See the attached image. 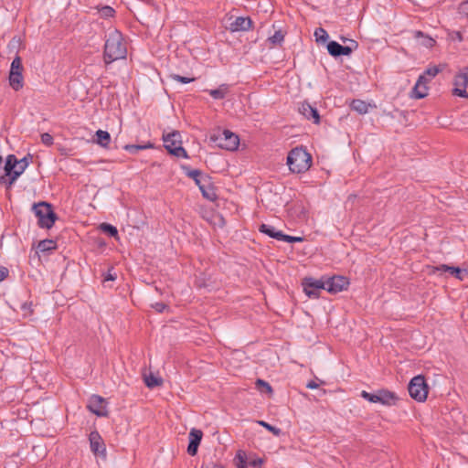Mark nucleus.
<instances>
[{
    "label": "nucleus",
    "mask_w": 468,
    "mask_h": 468,
    "mask_svg": "<svg viewBox=\"0 0 468 468\" xmlns=\"http://www.w3.org/2000/svg\"><path fill=\"white\" fill-rule=\"evenodd\" d=\"M90 451L102 459L106 458L105 443L97 431H93L89 435Z\"/></svg>",
    "instance_id": "9d476101"
},
{
    "label": "nucleus",
    "mask_w": 468,
    "mask_h": 468,
    "mask_svg": "<svg viewBox=\"0 0 468 468\" xmlns=\"http://www.w3.org/2000/svg\"><path fill=\"white\" fill-rule=\"evenodd\" d=\"M33 155L30 154H27L26 156H24L22 159L18 160L17 164V173L21 176L24 171L28 166L29 163L32 161Z\"/></svg>",
    "instance_id": "2f4dec72"
},
{
    "label": "nucleus",
    "mask_w": 468,
    "mask_h": 468,
    "mask_svg": "<svg viewBox=\"0 0 468 468\" xmlns=\"http://www.w3.org/2000/svg\"><path fill=\"white\" fill-rule=\"evenodd\" d=\"M36 217L37 218V225L41 229H51L58 219L57 214L54 212L51 204L41 201L32 206Z\"/></svg>",
    "instance_id": "7ed1b4c3"
},
{
    "label": "nucleus",
    "mask_w": 468,
    "mask_h": 468,
    "mask_svg": "<svg viewBox=\"0 0 468 468\" xmlns=\"http://www.w3.org/2000/svg\"><path fill=\"white\" fill-rule=\"evenodd\" d=\"M99 13L101 17L108 18L113 16L115 11L112 6L104 5L101 9H99Z\"/></svg>",
    "instance_id": "58836bf2"
},
{
    "label": "nucleus",
    "mask_w": 468,
    "mask_h": 468,
    "mask_svg": "<svg viewBox=\"0 0 468 468\" xmlns=\"http://www.w3.org/2000/svg\"><path fill=\"white\" fill-rule=\"evenodd\" d=\"M303 292L309 298H318L322 290H325L324 281L316 280L312 277H305L302 280Z\"/></svg>",
    "instance_id": "6e6552de"
},
{
    "label": "nucleus",
    "mask_w": 468,
    "mask_h": 468,
    "mask_svg": "<svg viewBox=\"0 0 468 468\" xmlns=\"http://www.w3.org/2000/svg\"><path fill=\"white\" fill-rule=\"evenodd\" d=\"M235 460H237V468L247 467V454L244 451L239 450L236 453Z\"/></svg>",
    "instance_id": "72a5a7b5"
},
{
    "label": "nucleus",
    "mask_w": 468,
    "mask_h": 468,
    "mask_svg": "<svg viewBox=\"0 0 468 468\" xmlns=\"http://www.w3.org/2000/svg\"><path fill=\"white\" fill-rule=\"evenodd\" d=\"M56 249V242L53 239L40 240L37 246V250L40 252H46Z\"/></svg>",
    "instance_id": "cd10ccee"
},
{
    "label": "nucleus",
    "mask_w": 468,
    "mask_h": 468,
    "mask_svg": "<svg viewBox=\"0 0 468 468\" xmlns=\"http://www.w3.org/2000/svg\"><path fill=\"white\" fill-rule=\"evenodd\" d=\"M17 164H18V159L16 158V156L15 154L7 155V157L5 159V164L4 166L5 172H7V175H9V173L17 171Z\"/></svg>",
    "instance_id": "4be33fe9"
},
{
    "label": "nucleus",
    "mask_w": 468,
    "mask_h": 468,
    "mask_svg": "<svg viewBox=\"0 0 468 468\" xmlns=\"http://www.w3.org/2000/svg\"><path fill=\"white\" fill-rule=\"evenodd\" d=\"M153 147H154V144L149 142L145 144H126L123 146V149L132 154H136L140 150L150 149Z\"/></svg>",
    "instance_id": "7c9ffc66"
},
{
    "label": "nucleus",
    "mask_w": 468,
    "mask_h": 468,
    "mask_svg": "<svg viewBox=\"0 0 468 468\" xmlns=\"http://www.w3.org/2000/svg\"><path fill=\"white\" fill-rule=\"evenodd\" d=\"M41 142L47 145L50 146L53 144V137L48 133H44L41 134Z\"/></svg>",
    "instance_id": "a18cd8bd"
},
{
    "label": "nucleus",
    "mask_w": 468,
    "mask_h": 468,
    "mask_svg": "<svg viewBox=\"0 0 468 468\" xmlns=\"http://www.w3.org/2000/svg\"><path fill=\"white\" fill-rule=\"evenodd\" d=\"M164 146L169 154L176 157L188 158L186 151L182 147L181 134L178 131H173L163 134Z\"/></svg>",
    "instance_id": "39448f33"
},
{
    "label": "nucleus",
    "mask_w": 468,
    "mask_h": 468,
    "mask_svg": "<svg viewBox=\"0 0 468 468\" xmlns=\"http://www.w3.org/2000/svg\"><path fill=\"white\" fill-rule=\"evenodd\" d=\"M341 48L342 45L336 41L332 40L327 44L328 53L334 58L341 57Z\"/></svg>",
    "instance_id": "c756f323"
},
{
    "label": "nucleus",
    "mask_w": 468,
    "mask_h": 468,
    "mask_svg": "<svg viewBox=\"0 0 468 468\" xmlns=\"http://www.w3.org/2000/svg\"><path fill=\"white\" fill-rule=\"evenodd\" d=\"M144 383L149 388H154L161 386L163 384V379L162 378L155 377L151 373L148 376H144Z\"/></svg>",
    "instance_id": "bb28decb"
},
{
    "label": "nucleus",
    "mask_w": 468,
    "mask_h": 468,
    "mask_svg": "<svg viewBox=\"0 0 468 468\" xmlns=\"http://www.w3.org/2000/svg\"><path fill=\"white\" fill-rule=\"evenodd\" d=\"M455 35H456V38L459 40V41H462L463 40V36H462V33L457 31L455 32Z\"/></svg>",
    "instance_id": "5fc2aeb1"
},
{
    "label": "nucleus",
    "mask_w": 468,
    "mask_h": 468,
    "mask_svg": "<svg viewBox=\"0 0 468 468\" xmlns=\"http://www.w3.org/2000/svg\"><path fill=\"white\" fill-rule=\"evenodd\" d=\"M414 37L420 39V45L425 48H432L435 45V40L430 36L425 35L423 32L417 30L414 32Z\"/></svg>",
    "instance_id": "412c9836"
},
{
    "label": "nucleus",
    "mask_w": 468,
    "mask_h": 468,
    "mask_svg": "<svg viewBox=\"0 0 468 468\" xmlns=\"http://www.w3.org/2000/svg\"><path fill=\"white\" fill-rule=\"evenodd\" d=\"M127 54L126 45L122 35L118 30L111 31L105 40L103 60L105 64H111L115 60L125 58Z\"/></svg>",
    "instance_id": "f257e3e1"
},
{
    "label": "nucleus",
    "mask_w": 468,
    "mask_h": 468,
    "mask_svg": "<svg viewBox=\"0 0 468 468\" xmlns=\"http://www.w3.org/2000/svg\"><path fill=\"white\" fill-rule=\"evenodd\" d=\"M210 96L215 100H222L229 92V85L221 84L218 89L208 90Z\"/></svg>",
    "instance_id": "b1692460"
},
{
    "label": "nucleus",
    "mask_w": 468,
    "mask_h": 468,
    "mask_svg": "<svg viewBox=\"0 0 468 468\" xmlns=\"http://www.w3.org/2000/svg\"><path fill=\"white\" fill-rule=\"evenodd\" d=\"M306 388L310 389H314L318 388V384L315 381L311 380L307 383Z\"/></svg>",
    "instance_id": "603ef678"
},
{
    "label": "nucleus",
    "mask_w": 468,
    "mask_h": 468,
    "mask_svg": "<svg viewBox=\"0 0 468 468\" xmlns=\"http://www.w3.org/2000/svg\"><path fill=\"white\" fill-rule=\"evenodd\" d=\"M465 70V72L457 74L454 77L455 88L466 89V87L468 86V68H466Z\"/></svg>",
    "instance_id": "a878e982"
},
{
    "label": "nucleus",
    "mask_w": 468,
    "mask_h": 468,
    "mask_svg": "<svg viewBox=\"0 0 468 468\" xmlns=\"http://www.w3.org/2000/svg\"><path fill=\"white\" fill-rule=\"evenodd\" d=\"M252 20L249 16H238L230 23L229 29L231 31H247L251 28Z\"/></svg>",
    "instance_id": "dca6fc26"
},
{
    "label": "nucleus",
    "mask_w": 468,
    "mask_h": 468,
    "mask_svg": "<svg viewBox=\"0 0 468 468\" xmlns=\"http://www.w3.org/2000/svg\"><path fill=\"white\" fill-rule=\"evenodd\" d=\"M442 70V68L441 66H433L428 68L422 75H425L427 79H429V81L434 78L438 73H440Z\"/></svg>",
    "instance_id": "f704fd0d"
},
{
    "label": "nucleus",
    "mask_w": 468,
    "mask_h": 468,
    "mask_svg": "<svg viewBox=\"0 0 468 468\" xmlns=\"http://www.w3.org/2000/svg\"><path fill=\"white\" fill-rule=\"evenodd\" d=\"M259 230L277 240H282L284 238V233L282 231L277 230L273 226L268 224H261Z\"/></svg>",
    "instance_id": "a211bd4d"
},
{
    "label": "nucleus",
    "mask_w": 468,
    "mask_h": 468,
    "mask_svg": "<svg viewBox=\"0 0 468 468\" xmlns=\"http://www.w3.org/2000/svg\"><path fill=\"white\" fill-rule=\"evenodd\" d=\"M369 104L362 100H353L350 107L359 114H365L368 112Z\"/></svg>",
    "instance_id": "5701e85b"
},
{
    "label": "nucleus",
    "mask_w": 468,
    "mask_h": 468,
    "mask_svg": "<svg viewBox=\"0 0 468 468\" xmlns=\"http://www.w3.org/2000/svg\"><path fill=\"white\" fill-rule=\"evenodd\" d=\"M302 240H303V238H301V237H294V236H290V235H286V234H284V238L282 239V241H286L288 243L300 242Z\"/></svg>",
    "instance_id": "de8ad7c7"
},
{
    "label": "nucleus",
    "mask_w": 468,
    "mask_h": 468,
    "mask_svg": "<svg viewBox=\"0 0 468 468\" xmlns=\"http://www.w3.org/2000/svg\"><path fill=\"white\" fill-rule=\"evenodd\" d=\"M203 432L197 429H192L189 432V443L187 446V453L195 456L197 453L198 446L201 442Z\"/></svg>",
    "instance_id": "f8f14e48"
},
{
    "label": "nucleus",
    "mask_w": 468,
    "mask_h": 468,
    "mask_svg": "<svg viewBox=\"0 0 468 468\" xmlns=\"http://www.w3.org/2000/svg\"><path fill=\"white\" fill-rule=\"evenodd\" d=\"M287 165L292 173L302 174L306 172L312 165L311 154L301 147L292 149L287 156Z\"/></svg>",
    "instance_id": "f03ea898"
},
{
    "label": "nucleus",
    "mask_w": 468,
    "mask_h": 468,
    "mask_svg": "<svg viewBox=\"0 0 468 468\" xmlns=\"http://www.w3.org/2000/svg\"><path fill=\"white\" fill-rule=\"evenodd\" d=\"M158 313H163L168 306L165 303H155L152 305Z\"/></svg>",
    "instance_id": "8fccbe9b"
},
{
    "label": "nucleus",
    "mask_w": 468,
    "mask_h": 468,
    "mask_svg": "<svg viewBox=\"0 0 468 468\" xmlns=\"http://www.w3.org/2000/svg\"><path fill=\"white\" fill-rule=\"evenodd\" d=\"M361 397L372 403H378V393H369L366 390L361 392Z\"/></svg>",
    "instance_id": "ea45409f"
},
{
    "label": "nucleus",
    "mask_w": 468,
    "mask_h": 468,
    "mask_svg": "<svg viewBox=\"0 0 468 468\" xmlns=\"http://www.w3.org/2000/svg\"><path fill=\"white\" fill-rule=\"evenodd\" d=\"M100 229L101 231H103L105 234L109 235L110 237H118V230L116 227L109 224V223H101L100 226Z\"/></svg>",
    "instance_id": "473e14b6"
},
{
    "label": "nucleus",
    "mask_w": 468,
    "mask_h": 468,
    "mask_svg": "<svg viewBox=\"0 0 468 468\" xmlns=\"http://www.w3.org/2000/svg\"><path fill=\"white\" fill-rule=\"evenodd\" d=\"M96 143L102 147H107L111 142V135L108 132L98 130L96 132Z\"/></svg>",
    "instance_id": "393cba45"
},
{
    "label": "nucleus",
    "mask_w": 468,
    "mask_h": 468,
    "mask_svg": "<svg viewBox=\"0 0 468 468\" xmlns=\"http://www.w3.org/2000/svg\"><path fill=\"white\" fill-rule=\"evenodd\" d=\"M257 423L262 427H264L267 431H271L275 436H280L282 433L281 429L271 425L270 423L264 420H258Z\"/></svg>",
    "instance_id": "c9c22d12"
},
{
    "label": "nucleus",
    "mask_w": 468,
    "mask_h": 468,
    "mask_svg": "<svg viewBox=\"0 0 468 468\" xmlns=\"http://www.w3.org/2000/svg\"><path fill=\"white\" fill-rule=\"evenodd\" d=\"M314 37L316 38V41L317 42H325L328 38V34L327 32L322 28V27H319V28H316L315 31H314Z\"/></svg>",
    "instance_id": "4c0bfd02"
},
{
    "label": "nucleus",
    "mask_w": 468,
    "mask_h": 468,
    "mask_svg": "<svg viewBox=\"0 0 468 468\" xmlns=\"http://www.w3.org/2000/svg\"><path fill=\"white\" fill-rule=\"evenodd\" d=\"M262 463L261 459H257L250 463V464L253 467H257L258 465H261Z\"/></svg>",
    "instance_id": "864d4df0"
},
{
    "label": "nucleus",
    "mask_w": 468,
    "mask_h": 468,
    "mask_svg": "<svg viewBox=\"0 0 468 468\" xmlns=\"http://www.w3.org/2000/svg\"><path fill=\"white\" fill-rule=\"evenodd\" d=\"M299 112L302 113L306 119L314 120V123L320 122V115L315 107H313L310 103L304 101L299 107Z\"/></svg>",
    "instance_id": "4468645a"
},
{
    "label": "nucleus",
    "mask_w": 468,
    "mask_h": 468,
    "mask_svg": "<svg viewBox=\"0 0 468 468\" xmlns=\"http://www.w3.org/2000/svg\"><path fill=\"white\" fill-rule=\"evenodd\" d=\"M325 290L330 293H337L347 288L349 282L344 276H333L324 280Z\"/></svg>",
    "instance_id": "9b49d317"
},
{
    "label": "nucleus",
    "mask_w": 468,
    "mask_h": 468,
    "mask_svg": "<svg viewBox=\"0 0 468 468\" xmlns=\"http://www.w3.org/2000/svg\"><path fill=\"white\" fill-rule=\"evenodd\" d=\"M2 162H3V158H2V156L0 155V165L2 164Z\"/></svg>",
    "instance_id": "4d7b16f0"
},
{
    "label": "nucleus",
    "mask_w": 468,
    "mask_h": 468,
    "mask_svg": "<svg viewBox=\"0 0 468 468\" xmlns=\"http://www.w3.org/2000/svg\"><path fill=\"white\" fill-rule=\"evenodd\" d=\"M87 408L99 417H106L109 414L107 401L99 395H92L90 398Z\"/></svg>",
    "instance_id": "1a4fd4ad"
},
{
    "label": "nucleus",
    "mask_w": 468,
    "mask_h": 468,
    "mask_svg": "<svg viewBox=\"0 0 468 468\" xmlns=\"http://www.w3.org/2000/svg\"><path fill=\"white\" fill-rule=\"evenodd\" d=\"M169 77L172 80H176L178 82H181L183 84L190 83V82H192V81H194L196 80L195 78L184 77V76H181V75H178V74H170Z\"/></svg>",
    "instance_id": "37998d69"
},
{
    "label": "nucleus",
    "mask_w": 468,
    "mask_h": 468,
    "mask_svg": "<svg viewBox=\"0 0 468 468\" xmlns=\"http://www.w3.org/2000/svg\"><path fill=\"white\" fill-rule=\"evenodd\" d=\"M209 140L221 149L235 151L239 144V136L227 129H218L210 134Z\"/></svg>",
    "instance_id": "20e7f679"
},
{
    "label": "nucleus",
    "mask_w": 468,
    "mask_h": 468,
    "mask_svg": "<svg viewBox=\"0 0 468 468\" xmlns=\"http://www.w3.org/2000/svg\"><path fill=\"white\" fill-rule=\"evenodd\" d=\"M429 82V79L425 77V75H420L412 89V97L415 99H423L428 95V87L427 83Z\"/></svg>",
    "instance_id": "ddd939ff"
},
{
    "label": "nucleus",
    "mask_w": 468,
    "mask_h": 468,
    "mask_svg": "<svg viewBox=\"0 0 468 468\" xmlns=\"http://www.w3.org/2000/svg\"><path fill=\"white\" fill-rule=\"evenodd\" d=\"M19 176L20 175L17 172L9 173V175L5 172L4 175L0 176V184L9 189Z\"/></svg>",
    "instance_id": "aec40b11"
},
{
    "label": "nucleus",
    "mask_w": 468,
    "mask_h": 468,
    "mask_svg": "<svg viewBox=\"0 0 468 468\" xmlns=\"http://www.w3.org/2000/svg\"><path fill=\"white\" fill-rule=\"evenodd\" d=\"M17 43H18V40H16V38H12L10 45H13L15 47L16 44H17Z\"/></svg>",
    "instance_id": "6e6d98bb"
},
{
    "label": "nucleus",
    "mask_w": 468,
    "mask_h": 468,
    "mask_svg": "<svg viewBox=\"0 0 468 468\" xmlns=\"http://www.w3.org/2000/svg\"><path fill=\"white\" fill-rule=\"evenodd\" d=\"M435 270L441 271H447L459 281H463L465 275H468V269H461L459 267L449 266L447 264H441L437 266Z\"/></svg>",
    "instance_id": "2eb2a0df"
},
{
    "label": "nucleus",
    "mask_w": 468,
    "mask_h": 468,
    "mask_svg": "<svg viewBox=\"0 0 468 468\" xmlns=\"http://www.w3.org/2000/svg\"><path fill=\"white\" fill-rule=\"evenodd\" d=\"M256 387L261 391H266L268 393H272L273 391L271 386L262 379H257Z\"/></svg>",
    "instance_id": "a19ab883"
},
{
    "label": "nucleus",
    "mask_w": 468,
    "mask_h": 468,
    "mask_svg": "<svg viewBox=\"0 0 468 468\" xmlns=\"http://www.w3.org/2000/svg\"><path fill=\"white\" fill-rule=\"evenodd\" d=\"M408 390L410 396L419 401L423 402L426 400L429 391V387L426 383L424 376L418 375L411 378L409 383Z\"/></svg>",
    "instance_id": "423d86ee"
},
{
    "label": "nucleus",
    "mask_w": 468,
    "mask_h": 468,
    "mask_svg": "<svg viewBox=\"0 0 468 468\" xmlns=\"http://www.w3.org/2000/svg\"><path fill=\"white\" fill-rule=\"evenodd\" d=\"M22 71V59L19 56H16L11 63L9 72V84L15 90H19L23 87Z\"/></svg>",
    "instance_id": "0eeeda50"
},
{
    "label": "nucleus",
    "mask_w": 468,
    "mask_h": 468,
    "mask_svg": "<svg viewBox=\"0 0 468 468\" xmlns=\"http://www.w3.org/2000/svg\"><path fill=\"white\" fill-rule=\"evenodd\" d=\"M8 269L0 265V282L4 281L8 276Z\"/></svg>",
    "instance_id": "3c124183"
},
{
    "label": "nucleus",
    "mask_w": 468,
    "mask_h": 468,
    "mask_svg": "<svg viewBox=\"0 0 468 468\" xmlns=\"http://www.w3.org/2000/svg\"><path fill=\"white\" fill-rule=\"evenodd\" d=\"M284 39V34L282 30L275 31V33L268 38L272 45H281Z\"/></svg>",
    "instance_id": "e433bc0d"
},
{
    "label": "nucleus",
    "mask_w": 468,
    "mask_h": 468,
    "mask_svg": "<svg viewBox=\"0 0 468 468\" xmlns=\"http://www.w3.org/2000/svg\"><path fill=\"white\" fill-rule=\"evenodd\" d=\"M458 13L468 19V1L463 2L459 5Z\"/></svg>",
    "instance_id": "c03bdc74"
},
{
    "label": "nucleus",
    "mask_w": 468,
    "mask_h": 468,
    "mask_svg": "<svg viewBox=\"0 0 468 468\" xmlns=\"http://www.w3.org/2000/svg\"><path fill=\"white\" fill-rule=\"evenodd\" d=\"M117 275L116 272L113 271V268L108 270L107 274L104 277V281H114L116 280Z\"/></svg>",
    "instance_id": "09e8293b"
},
{
    "label": "nucleus",
    "mask_w": 468,
    "mask_h": 468,
    "mask_svg": "<svg viewBox=\"0 0 468 468\" xmlns=\"http://www.w3.org/2000/svg\"><path fill=\"white\" fill-rule=\"evenodd\" d=\"M182 170L184 171V173L190 178H192L196 185L199 187L202 184H204L202 182V178H201V176H202V172L198 169H191L188 165H182L181 166Z\"/></svg>",
    "instance_id": "6ab92c4d"
},
{
    "label": "nucleus",
    "mask_w": 468,
    "mask_h": 468,
    "mask_svg": "<svg viewBox=\"0 0 468 468\" xmlns=\"http://www.w3.org/2000/svg\"><path fill=\"white\" fill-rule=\"evenodd\" d=\"M205 198L210 201H214L217 198V194L213 187L210 186H206L205 184H202L198 187Z\"/></svg>",
    "instance_id": "c85d7f7f"
},
{
    "label": "nucleus",
    "mask_w": 468,
    "mask_h": 468,
    "mask_svg": "<svg viewBox=\"0 0 468 468\" xmlns=\"http://www.w3.org/2000/svg\"><path fill=\"white\" fill-rule=\"evenodd\" d=\"M453 95L462 97V98H468V93L465 89L463 88H454L452 90Z\"/></svg>",
    "instance_id": "49530a36"
},
{
    "label": "nucleus",
    "mask_w": 468,
    "mask_h": 468,
    "mask_svg": "<svg viewBox=\"0 0 468 468\" xmlns=\"http://www.w3.org/2000/svg\"><path fill=\"white\" fill-rule=\"evenodd\" d=\"M352 46H342L341 48V56H349L353 49H356L357 48V43L354 40H350Z\"/></svg>",
    "instance_id": "79ce46f5"
},
{
    "label": "nucleus",
    "mask_w": 468,
    "mask_h": 468,
    "mask_svg": "<svg viewBox=\"0 0 468 468\" xmlns=\"http://www.w3.org/2000/svg\"><path fill=\"white\" fill-rule=\"evenodd\" d=\"M378 403L385 406H393L396 405L399 400L398 396L388 389H378Z\"/></svg>",
    "instance_id": "f3484780"
}]
</instances>
